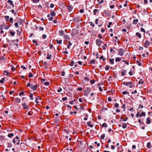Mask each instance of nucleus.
<instances>
[{
  "label": "nucleus",
  "instance_id": "nucleus-1",
  "mask_svg": "<svg viewBox=\"0 0 152 152\" xmlns=\"http://www.w3.org/2000/svg\"><path fill=\"white\" fill-rule=\"evenodd\" d=\"M125 49L121 48L118 50V54L121 56H123L124 53L125 52Z\"/></svg>",
  "mask_w": 152,
  "mask_h": 152
},
{
  "label": "nucleus",
  "instance_id": "nucleus-2",
  "mask_svg": "<svg viewBox=\"0 0 152 152\" xmlns=\"http://www.w3.org/2000/svg\"><path fill=\"white\" fill-rule=\"evenodd\" d=\"M104 15L106 16L109 17L110 15V12L107 10H104L102 14L103 16H104Z\"/></svg>",
  "mask_w": 152,
  "mask_h": 152
},
{
  "label": "nucleus",
  "instance_id": "nucleus-3",
  "mask_svg": "<svg viewBox=\"0 0 152 152\" xmlns=\"http://www.w3.org/2000/svg\"><path fill=\"white\" fill-rule=\"evenodd\" d=\"M96 43L98 47H100L102 45V41L99 39H97L96 40Z\"/></svg>",
  "mask_w": 152,
  "mask_h": 152
},
{
  "label": "nucleus",
  "instance_id": "nucleus-4",
  "mask_svg": "<svg viewBox=\"0 0 152 152\" xmlns=\"http://www.w3.org/2000/svg\"><path fill=\"white\" fill-rule=\"evenodd\" d=\"M150 45V42L148 40H146L144 42V46L145 48H148V46Z\"/></svg>",
  "mask_w": 152,
  "mask_h": 152
},
{
  "label": "nucleus",
  "instance_id": "nucleus-5",
  "mask_svg": "<svg viewBox=\"0 0 152 152\" xmlns=\"http://www.w3.org/2000/svg\"><path fill=\"white\" fill-rule=\"evenodd\" d=\"M73 20L76 22H79L80 20V17L77 16H76L73 18Z\"/></svg>",
  "mask_w": 152,
  "mask_h": 152
},
{
  "label": "nucleus",
  "instance_id": "nucleus-6",
  "mask_svg": "<svg viewBox=\"0 0 152 152\" xmlns=\"http://www.w3.org/2000/svg\"><path fill=\"white\" fill-rule=\"evenodd\" d=\"M8 132L9 133L8 134V137H9L11 138L14 136V134L13 133H11V131L10 130H8Z\"/></svg>",
  "mask_w": 152,
  "mask_h": 152
},
{
  "label": "nucleus",
  "instance_id": "nucleus-7",
  "mask_svg": "<svg viewBox=\"0 0 152 152\" xmlns=\"http://www.w3.org/2000/svg\"><path fill=\"white\" fill-rule=\"evenodd\" d=\"M0 27H1L0 28V30L2 29V27L6 30L8 29H9V27H8L7 25H5L4 24L0 26Z\"/></svg>",
  "mask_w": 152,
  "mask_h": 152
},
{
  "label": "nucleus",
  "instance_id": "nucleus-8",
  "mask_svg": "<svg viewBox=\"0 0 152 152\" xmlns=\"http://www.w3.org/2000/svg\"><path fill=\"white\" fill-rule=\"evenodd\" d=\"M126 86H128L130 88H132L133 87V83L131 81L127 82Z\"/></svg>",
  "mask_w": 152,
  "mask_h": 152
},
{
  "label": "nucleus",
  "instance_id": "nucleus-9",
  "mask_svg": "<svg viewBox=\"0 0 152 152\" xmlns=\"http://www.w3.org/2000/svg\"><path fill=\"white\" fill-rule=\"evenodd\" d=\"M73 8L71 5H69L67 7V10L69 12H71L72 11Z\"/></svg>",
  "mask_w": 152,
  "mask_h": 152
},
{
  "label": "nucleus",
  "instance_id": "nucleus-10",
  "mask_svg": "<svg viewBox=\"0 0 152 152\" xmlns=\"http://www.w3.org/2000/svg\"><path fill=\"white\" fill-rule=\"evenodd\" d=\"M50 15L53 17L55 16L56 15V13L54 12L52 10H51L50 11Z\"/></svg>",
  "mask_w": 152,
  "mask_h": 152
},
{
  "label": "nucleus",
  "instance_id": "nucleus-11",
  "mask_svg": "<svg viewBox=\"0 0 152 152\" xmlns=\"http://www.w3.org/2000/svg\"><path fill=\"white\" fill-rule=\"evenodd\" d=\"M38 100H41L40 97L39 96H37L36 97L35 102L37 104L39 103V102Z\"/></svg>",
  "mask_w": 152,
  "mask_h": 152
},
{
  "label": "nucleus",
  "instance_id": "nucleus-12",
  "mask_svg": "<svg viewBox=\"0 0 152 152\" xmlns=\"http://www.w3.org/2000/svg\"><path fill=\"white\" fill-rule=\"evenodd\" d=\"M38 86L37 85H34L32 87L31 86V87L30 88L33 90V91H35L37 88Z\"/></svg>",
  "mask_w": 152,
  "mask_h": 152
},
{
  "label": "nucleus",
  "instance_id": "nucleus-13",
  "mask_svg": "<svg viewBox=\"0 0 152 152\" xmlns=\"http://www.w3.org/2000/svg\"><path fill=\"white\" fill-rule=\"evenodd\" d=\"M22 105L24 109H26L28 108V106L25 103H22Z\"/></svg>",
  "mask_w": 152,
  "mask_h": 152
},
{
  "label": "nucleus",
  "instance_id": "nucleus-14",
  "mask_svg": "<svg viewBox=\"0 0 152 152\" xmlns=\"http://www.w3.org/2000/svg\"><path fill=\"white\" fill-rule=\"evenodd\" d=\"M59 33L60 35V36H64L65 34H64V32L63 30H61L60 31H59Z\"/></svg>",
  "mask_w": 152,
  "mask_h": 152
},
{
  "label": "nucleus",
  "instance_id": "nucleus-15",
  "mask_svg": "<svg viewBox=\"0 0 152 152\" xmlns=\"http://www.w3.org/2000/svg\"><path fill=\"white\" fill-rule=\"evenodd\" d=\"M99 10L97 9H95L93 10V14L94 15H96V13L99 12Z\"/></svg>",
  "mask_w": 152,
  "mask_h": 152
},
{
  "label": "nucleus",
  "instance_id": "nucleus-16",
  "mask_svg": "<svg viewBox=\"0 0 152 152\" xmlns=\"http://www.w3.org/2000/svg\"><path fill=\"white\" fill-rule=\"evenodd\" d=\"M64 39H66V40H69V37L67 34H65L64 35Z\"/></svg>",
  "mask_w": 152,
  "mask_h": 152
},
{
  "label": "nucleus",
  "instance_id": "nucleus-17",
  "mask_svg": "<svg viewBox=\"0 0 152 152\" xmlns=\"http://www.w3.org/2000/svg\"><path fill=\"white\" fill-rule=\"evenodd\" d=\"M15 101L16 102L20 103V102L21 100L20 98H15Z\"/></svg>",
  "mask_w": 152,
  "mask_h": 152
},
{
  "label": "nucleus",
  "instance_id": "nucleus-18",
  "mask_svg": "<svg viewBox=\"0 0 152 152\" xmlns=\"http://www.w3.org/2000/svg\"><path fill=\"white\" fill-rule=\"evenodd\" d=\"M126 72V71L124 69H122L121 70V75L122 76H124L125 75Z\"/></svg>",
  "mask_w": 152,
  "mask_h": 152
},
{
  "label": "nucleus",
  "instance_id": "nucleus-19",
  "mask_svg": "<svg viewBox=\"0 0 152 152\" xmlns=\"http://www.w3.org/2000/svg\"><path fill=\"white\" fill-rule=\"evenodd\" d=\"M52 56V55L51 54H49V53H48L47 54V56L46 57V58L48 59H50L51 58Z\"/></svg>",
  "mask_w": 152,
  "mask_h": 152
},
{
  "label": "nucleus",
  "instance_id": "nucleus-20",
  "mask_svg": "<svg viewBox=\"0 0 152 152\" xmlns=\"http://www.w3.org/2000/svg\"><path fill=\"white\" fill-rule=\"evenodd\" d=\"M121 60V58L118 57H116L115 59L116 62H119Z\"/></svg>",
  "mask_w": 152,
  "mask_h": 152
},
{
  "label": "nucleus",
  "instance_id": "nucleus-21",
  "mask_svg": "<svg viewBox=\"0 0 152 152\" xmlns=\"http://www.w3.org/2000/svg\"><path fill=\"white\" fill-rule=\"evenodd\" d=\"M136 35L139 38H140L142 36L141 34L139 32H137L136 33Z\"/></svg>",
  "mask_w": 152,
  "mask_h": 152
},
{
  "label": "nucleus",
  "instance_id": "nucleus-22",
  "mask_svg": "<svg viewBox=\"0 0 152 152\" xmlns=\"http://www.w3.org/2000/svg\"><path fill=\"white\" fill-rule=\"evenodd\" d=\"M91 122H88L87 123V125L88 126L91 127H93V125L92 124H91Z\"/></svg>",
  "mask_w": 152,
  "mask_h": 152
},
{
  "label": "nucleus",
  "instance_id": "nucleus-23",
  "mask_svg": "<svg viewBox=\"0 0 152 152\" xmlns=\"http://www.w3.org/2000/svg\"><path fill=\"white\" fill-rule=\"evenodd\" d=\"M138 19H134L133 22V23L134 24H136L138 22Z\"/></svg>",
  "mask_w": 152,
  "mask_h": 152
},
{
  "label": "nucleus",
  "instance_id": "nucleus-24",
  "mask_svg": "<svg viewBox=\"0 0 152 152\" xmlns=\"http://www.w3.org/2000/svg\"><path fill=\"white\" fill-rule=\"evenodd\" d=\"M109 61L110 62L111 64H114V59H111L110 58L109 59Z\"/></svg>",
  "mask_w": 152,
  "mask_h": 152
},
{
  "label": "nucleus",
  "instance_id": "nucleus-25",
  "mask_svg": "<svg viewBox=\"0 0 152 152\" xmlns=\"http://www.w3.org/2000/svg\"><path fill=\"white\" fill-rule=\"evenodd\" d=\"M147 121H146V123L147 124H149L150 123V120L151 118L150 117H148L147 118Z\"/></svg>",
  "mask_w": 152,
  "mask_h": 152
},
{
  "label": "nucleus",
  "instance_id": "nucleus-26",
  "mask_svg": "<svg viewBox=\"0 0 152 152\" xmlns=\"http://www.w3.org/2000/svg\"><path fill=\"white\" fill-rule=\"evenodd\" d=\"M147 147L148 148H150L151 147V143L150 142H148L147 144Z\"/></svg>",
  "mask_w": 152,
  "mask_h": 152
},
{
  "label": "nucleus",
  "instance_id": "nucleus-27",
  "mask_svg": "<svg viewBox=\"0 0 152 152\" xmlns=\"http://www.w3.org/2000/svg\"><path fill=\"white\" fill-rule=\"evenodd\" d=\"M56 41L57 42V44H61L62 42V41L61 40H58V39L56 40Z\"/></svg>",
  "mask_w": 152,
  "mask_h": 152
},
{
  "label": "nucleus",
  "instance_id": "nucleus-28",
  "mask_svg": "<svg viewBox=\"0 0 152 152\" xmlns=\"http://www.w3.org/2000/svg\"><path fill=\"white\" fill-rule=\"evenodd\" d=\"M5 139V137L3 136L0 135V141H2Z\"/></svg>",
  "mask_w": 152,
  "mask_h": 152
},
{
  "label": "nucleus",
  "instance_id": "nucleus-29",
  "mask_svg": "<svg viewBox=\"0 0 152 152\" xmlns=\"http://www.w3.org/2000/svg\"><path fill=\"white\" fill-rule=\"evenodd\" d=\"M127 127V125L126 123H124L122 125V127L124 128L125 129Z\"/></svg>",
  "mask_w": 152,
  "mask_h": 152
},
{
  "label": "nucleus",
  "instance_id": "nucleus-30",
  "mask_svg": "<svg viewBox=\"0 0 152 152\" xmlns=\"http://www.w3.org/2000/svg\"><path fill=\"white\" fill-rule=\"evenodd\" d=\"M4 18L6 19V21H7L9 20V16H6L4 17Z\"/></svg>",
  "mask_w": 152,
  "mask_h": 152
},
{
  "label": "nucleus",
  "instance_id": "nucleus-31",
  "mask_svg": "<svg viewBox=\"0 0 152 152\" xmlns=\"http://www.w3.org/2000/svg\"><path fill=\"white\" fill-rule=\"evenodd\" d=\"M10 35L13 36H14L15 34V33L14 32L11 31L10 32Z\"/></svg>",
  "mask_w": 152,
  "mask_h": 152
},
{
  "label": "nucleus",
  "instance_id": "nucleus-32",
  "mask_svg": "<svg viewBox=\"0 0 152 152\" xmlns=\"http://www.w3.org/2000/svg\"><path fill=\"white\" fill-rule=\"evenodd\" d=\"M33 95L32 93L30 94L29 95V97L31 98V100H33L34 99L33 98Z\"/></svg>",
  "mask_w": 152,
  "mask_h": 152
},
{
  "label": "nucleus",
  "instance_id": "nucleus-33",
  "mask_svg": "<svg viewBox=\"0 0 152 152\" xmlns=\"http://www.w3.org/2000/svg\"><path fill=\"white\" fill-rule=\"evenodd\" d=\"M84 80L85 81H86L87 82H88L89 80V79L86 77H84Z\"/></svg>",
  "mask_w": 152,
  "mask_h": 152
},
{
  "label": "nucleus",
  "instance_id": "nucleus-34",
  "mask_svg": "<svg viewBox=\"0 0 152 152\" xmlns=\"http://www.w3.org/2000/svg\"><path fill=\"white\" fill-rule=\"evenodd\" d=\"M95 80H91L90 81V83L92 84H93L95 82Z\"/></svg>",
  "mask_w": 152,
  "mask_h": 152
},
{
  "label": "nucleus",
  "instance_id": "nucleus-35",
  "mask_svg": "<svg viewBox=\"0 0 152 152\" xmlns=\"http://www.w3.org/2000/svg\"><path fill=\"white\" fill-rule=\"evenodd\" d=\"M7 3H9L10 5H12L13 4V1L11 0H8Z\"/></svg>",
  "mask_w": 152,
  "mask_h": 152
},
{
  "label": "nucleus",
  "instance_id": "nucleus-36",
  "mask_svg": "<svg viewBox=\"0 0 152 152\" xmlns=\"http://www.w3.org/2000/svg\"><path fill=\"white\" fill-rule=\"evenodd\" d=\"M15 25L16 28H19L18 23V22L15 23Z\"/></svg>",
  "mask_w": 152,
  "mask_h": 152
},
{
  "label": "nucleus",
  "instance_id": "nucleus-37",
  "mask_svg": "<svg viewBox=\"0 0 152 152\" xmlns=\"http://www.w3.org/2000/svg\"><path fill=\"white\" fill-rule=\"evenodd\" d=\"M5 80L4 78H2V79L0 80V83H4V81Z\"/></svg>",
  "mask_w": 152,
  "mask_h": 152
},
{
  "label": "nucleus",
  "instance_id": "nucleus-38",
  "mask_svg": "<svg viewBox=\"0 0 152 152\" xmlns=\"http://www.w3.org/2000/svg\"><path fill=\"white\" fill-rule=\"evenodd\" d=\"M114 106H115V108H118V107L119 106V105L117 103H115L114 104Z\"/></svg>",
  "mask_w": 152,
  "mask_h": 152
},
{
  "label": "nucleus",
  "instance_id": "nucleus-39",
  "mask_svg": "<svg viewBox=\"0 0 152 152\" xmlns=\"http://www.w3.org/2000/svg\"><path fill=\"white\" fill-rule=\"evenodd\" d=\"M105 134H102L101 136V139H104L105 137Z\"/></svg>",
  "mask_w": 152,
  "mask_h": 152
},
{
  "label": "nucleus",
  "instance_id": "nucleus-40",
  "mask_svg": "<svg viewBox=\"0 0 152 152\" xmlns=\"http://www.w3.org/2000/svg\"><path fill=\"white\" fill-rule=\"evenodd\" d=\"M4 73H6V75H7V76L8 75H9V74H10L9 72H8L7 70H4Z\"/></svg>",
  "mask_w": 152,
  "mask_h": 152
},
{
  "label": "nucleus",
  "instance_id": "nucleus-41",
  "mask_svg": "<svg viewBox=\"0 0 152 152\" xmlns=\"http://www.w3.org/2000/svg\"><path fill=\"white\" fill-rule=\"evenodd\" d=\"M74 64V62L73 61H71V62L70 64V65L71 66H72Z\"/></svg>",
  "mask_w": 152,
  "mask_h": 152
},
{
  "label": "nucleus",
  "instance_id": "nucleus-42",
  "mask_svg": "<svg viewBox=\"0 0 152 152\" xmlns=\"http://www.w3.org/2000/svg\"><path fill=\"white\" fill-rule=\"evenodd\" d=\"M137 63V64L139 66H140L141 65V63L140 62V61L138 60H137L136 61Z\"/></svg>",
  "mask_w": 152,
  "mask_h": 152
},
{
  "label": "nucleus",
  "instance_id": "nucleus-43",
  "mask_svg": "<svg viewBox=\"0 0 152 152\" xmlns=\"http://www.w3.org/2000/svg\"><path fill=\"white\" fill-rule=\"evenodd\" d=\"M109 68L110 67L109 66L106 65V66L105 67V69L107 71L109 70Z\"/></svg>",
  "mask_w": 152,
  "mask_h": 152
},
{
  "label": "nucleus",
  "instance_id": "nucleus-44",
  "mask_svg": "<svg viewBox=\"0 0 152 152\" xmlns=\"http://www.w3.org/2000/svg\"><path fill=\"white\" fill-rule=\"evenodd\" d=\"M82 90V88L81 87L78 88L77 89V91H81Z\"/></svg>",
  "mask_w": 152,
  "mask_h": 152
},
{
  "label": "nucleus",
  "instance_id": "nucleus-45",
  "mask_svg": "<svg viewBox=\"0 0 152 152\" xmlns=\"http://www.w3.org/2000/svg\"><path fill=\"white\" fill-rule=\"evenodd\" d=\"M33 74L32 73H30L28 75V77L29 78H31L33 77Z\"/></svg>",
  "mask_w": 152,
  "mask_h": 152
},
{
  "label": "nucleus",
  "instance_id": "nucleus-46",
  "mask_svg": "<svg viewBox=\"0 0 152 152\" xmlns=\"http://www.w3.org/2000/svg\"><path fill=\"white\" fill-rule=\"evenodd\" d=\"M107 126V124L105 123H104L102 125L103 127H106Z\"/></svg>",
  "mask_w": 152,
  "mask_h": 152
},
{
  "label": "nucleus",
  "instance_id": "nucleus-47",
  "mask_svg": "<svg viewBox=\"0 0 152 152\" xmlns=\"http://www.w3.org/2000/svg\"><path fill=\"white\" fill-rule=\"evenodd\" d=\"M106 45H104L102 46V47L103 49L104 50H105L106 49Z\"/></svg>",
  "mask_w": 152,
  "mask_h": 152
},
{
  "label": "nucleus",
  "instance_id": "nucleus-48",
  "mask_svg": "<svg viewBox=\"0 0 152 152\" xmlns=\"http://www.w3.org/2000/svg\"><path fill=\"white\" fill-rule=\"evenodd\" d=\"M89 23H90V25L91 26H93V27H94V23H93L92 22H89Z\"/></svg>",
  "mask_w": 152,
  "mask_h": 152
},
{
  "label": "nucleus",
  "instance_id": "nucleus-49",
  "mask_svg": "<svg viewBox=\"0 0 152 152\" xmlns=\"http://www.w3.org/2000/svg\"><path fill=\"white\" fill-rule=\"evenodd\" d=\"M140 31H141L144 32V33L145 32V29L142 28H140Z\"/></svg>",
  "mask_w": 152,
  "mask_h": 152
},
{
  "label": "nucleus",
  "instance_id": "nucleus-50",
  "mask_svg": "<svg viewBox=\"0 0 152 152\" xmlns=\"http://www.w3.org/2000/svg\"><path fill=\"white\" fill-rule=\"evenodd\" d=\"M112 24V23L111 22H110L109 23V24L107 26V27L108 28H110V26Z\"/></svg>",
  "mask_w": 152,
  "mask_h": 152
},
{
  "label": "nucleus",
  "instance_id": "nucleus-51",
  "mask_svg": "<svg viewBox=\"0 0 152 152\" xmlns=\"http://www.w3.org/2000/svg\"><path fill=\"white\" fill-rule=\"evenodd\" d=\"M44 84L45 85L48 86L49 85L50 83L48 82H45Z\"/></svg>",
  "mask_w": 152,
  "mask_h": 152
},
{
  "label": "nucleus",
  "instance_id": "nucleus-52",
  "mask_svg": "<svg viewBox=\"0 0 152 152\" xmlns=\"http://www.w3.org/2000/svg\"><path fill=\"white\" fill-rule=\"evenodd\" d=\"M18 22L19 23V24L20 25H21L23 23V20L21 19V20H20L18 21Z\"/></svg>",
  "mask_w": 152,
  "mask_h": 152
},
{
  "label": "nucleus",
  "instance_id": "nucleus-53",
  "mask_svg": "<svg viewBox=\"0 0 152 152\" xmlns=\"http://www.w3.org/2000/svg\"><path fill=\"white\" fill-rule=\"evenodd\" d=\"M24 92H21L19 93V95L20 96H21V95H24Z\"/></svg>",
  "mask_w": 152,
  "mask_h": 152
},
{
  "label": "nucleus",
  "instance_id": "nucleus-54",
  "mask_svg": "<svg viewBox=\"0 0 152 152\" xmlns=\"http://www.w3.org/2000/svg\"><path fill=\"white\" fill-rule=\"evenodd\" d=\"M141 114L142 116H145L146 115V113L144 112H142Z\"/></svg>",
  "mask_w": 152,
  "mask_h": 152
},
{
  "label": "nucleus",
  "instance_id": "nucleus-55",
  "mask_svg": "<svg viewBox=\"0 0 152 152\" xmlns=\"http://www.w3.org/2000/svg\"><path fill=\"white\" fill-rule=\"evenodd\" d=\"M10 21L11 23H13V19L11 17L10 18Z\"/></svg>",
  "mask_w": 152,
  "mask_h": 152
},
{
  "label": "nucleus",
  "instance_id": "nucleus-56",
  "mask_svg": "<svg viewBox=\"0 0 152 152\" xmlns=\"http://www.w3.org/2000/svg\"><path fill=\"white\" fill-rule=\"evenodd\" d=\"M138 83L139 84H142L144 83V81L143 80H142V81L140 80V81H139Z\"/></svg>",
  "mask_w": 152,
  "mask_h": 152
},
{
  "label": "nucleus",
  "instance_id": "nucleus-57",
  "mask_svg": "<svg viewBox=\"0 0 152 152\" xmlns=\"http://www.w3.org/2000/svg\"><path fill=\"white\" fill-rule=\"evenodd\" d=\"M95 61L94 60H91L90 61V63L91 64H93V63H94L95 62Z\"/></svg>",
  "mask_w": 152,
  "mask_h": 152
},
{
  "label": "nucleus",
  "instance_id": "nucleus-58",
  "mask_svg": "<svg viewBox=\"0 0 152 152\" xmlns=\"http://www.w3.org/2000/svg\"><path fill=\"white\" fill-rule=\"evenodd\" d=\"M91 90V89L90 88H88L87 89V90L85 91L86 92H87L88 93Z\"/></svg>",
  "mask_w": 152,
  "mask_h": 152
},
{
  "label": "nucleus",
  "instance_id": "nucleus-59",
  "mask_svg": "<svg viewBox=\"0 0 152 152\" xmlns=\"http://www.w3.org/2000/svg\"><path fill=\"white\" fill-rule=\"evenodd\" d=\"M67 99V98L66 97H64L62 98V100L63 101H65Z\"/></svg>",
  "mask_w": 152,
  "mask_h": 152
},
{
  "label": "nucleus",
  "instance_id": "nucleus-60",
  "mask_svg": "<svg viewBox=\"0 0 152 152\" xmlns=\"http://www.w3.org/2000/svg\"><path fill=\"white\" fill-rule=\"evenodd\" d=\"M12 146V145L10 143H9L7 144V147L9 148L11 147Z\"/></svg>",
  "mask_w": 152,
  "mask_h": 152
},
{
  "label": "nucleus",
  "instance_id": "nucleus-61",
  "mask_svg": "<svg viewBox=\"0 0 152 152\" xmlns=\"http://www.w3.org/2000/svg\"><path fill=\"white\" fill-rule=\"evenodd\" d=\"M39 1V0H33V1L34 3L38 2Z\"/></svg>",
  "mask_w": 152,
  "mask_h": 152
},
{
  "label": "nucleus",
  "instance_id": "nucleus-62",
  "mask_svg": "<svg viewBox=\"0 0 152 152\" xmlns=\"http://www.w3.org/2000/svg\"><path fill=\"white\" fill-rule=\"evenodd\" d=\"M137 91L136 90H135L134 91H132V92L131 93L132 94H136L137 93Z\"/></svg>",
  "mask_w": 152,
  "mask_h": 152
},
{
  "label": "nucleus",
  "instance_id": "nucleus-63",
  "mask_svg": "<svg viewBox=\"0 0 152 152\" xmlns=\"http://www.w3.org/2000/svg\"><path fill=\"white\" fill-rule=\"evenodd\" d=\"M42 37L43 39H45L46 38V36L45 34H43L42 36Z\"/></svg>",
  "mask_w": 152,
  "mask_h": 152
},
{
  "label": "nucleus",
  "instance_id": "nucleus-64",
  "mask_svg": "<svg viewBox=\"0 0 152 152\" xmlns=\"http://www.w3.org/2000/svg\"><path fill=\"white\" fill-rule=\"evenodd\" d=\"M62 90V89L61 88H60L58 89L57 90V91L58 92H61Z\"/></svg>",
  "mask_w": 152,
  "mask_h": 152
}]
</instances>
